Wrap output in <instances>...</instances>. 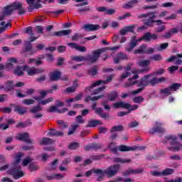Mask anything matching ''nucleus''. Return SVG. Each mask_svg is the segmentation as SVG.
Listing matches in <instances>:
<instances>
[{
    "label": "nucleus",
    "mask_w": 182,
    "mask_h": 182,
    "mask_svg": "<svg viewBox=\"0 0 182 182\" xmlns=\"http://www.w3.org/2000/svg\"><path fill=\"white\" fill-rule=\"evenodd\" d=\"M157 39H159V34L151 33L150 32L145 33L139 39H137L136 36H133L129 43V48H125V50L127 52H132L137 46L138 42H141V41L150 42V41H157Z\"/></svg>",
    "instance_id": "nucleus-1"
},
{
    "label": "nucleus",
    "mask_w": 182,
    "mask_h": 182,
    "mask_svg": "<svg viewBox=\"0 0 182 182\" xmlns=\"http://www.w3.org/2000/svg\"><path fill=\"white\" fill-rule=\"evenodd\" d=\"M120 171V165L114 164L108 166L106 169L102 170L100 169V176L97 178V181H102L103 180V176L107 175L108 178H112V177H114L117 173Z\"/></svg>",
    "instance_id": "nucleus-2"
},
{
    "label": "nucleus",
    "mask_w": 182,
    "mask_h": 182,
    "mask_svg": "<svg viewBox=\"0 0 182 182\" xmlns=\"http://www.w3.org/2000/svg\"><path fill=\"white\" fill-rule=\"evenodd\" d=\"M166 140H168L171 141V146H170L168 147V150L171 151H178L181 150L182 145L178 144L177 142V136L174 135H168L166 136Z\"/></svg>",
    "instance_id": "nucleus-3"
},
{
    "label": "nucleus",
    "mask_w": 182,
    "mask_h": 182,
    "mask_svg": "<svg viewBox=\"0 0 182 182\" xmlns=\"http://www.w3.org/2000/svg\"><path fill=\"white\" fill-rule=\"evenodd\" d=\"M149 20L145 22V25L146 26H153V23H154V19H156V12H149L147 14H142L138 16V19H147Z\"/></svg>",
    "instance_id": "nucleus-4"
},
{
    "label": "nucleus",
    "mask_w": 182,
    "mask_h": 182,
    "mask_svg": "<svg viewBox=\"0 0 182 182\" xmlns=\"http://www.w3.org/2000/svg\"><path fill=\"white\" fill-rule=\"evenodd\" d=\"M150 63H151V61H150V60H144L139 61L138 63L139 66L144 68H141V70H133L132 73L137 74V73H149V71L150 70V67H149V65H150Z\"/></svg>",
    "instance_id": "nucleus-5"
},
{
    "label": "nucleus",
    "mask_w": 182,
    "mask_h": 182,
    "mask_svg": "<svg viewBox=\"0 0 182 182\" xmlns=\"http://www.w3.org/2000/svg\"><path fill=\"white\" fill-rule=\"evenodd\" d=\"M107 50V48H102L101 49L95 50L93 51L92 55L87 56L86 60L90 62V63H95L97 62V59L100 58V55H102L103 52H106Z\"/></svg>",
    "instance_id": "nucleus-6"
},
{
    "label": "nucleus",
    "mask_w": 182,
    "mask_h": 182,
    "mask_svg": "<svg viewBox=\"0 0 182 182\" xmlns=\"http://www.w3.org/2000/svg\"><path fill=\"white\" fill-rule=\"evenodd\" d=\"M151 76H153L151 74L144 76V77L139 80L138 87H140L141 86H149V85H151V86H154V77L152 79L150 78Z\"/></svg>",
    "instance_id": "nucleus-7"
},
{
    "label": "nucleus",
    "mask_w": 182,
    "mask_h": 182,
    "mask_svg": "<svg viewBox=\"0 0 182 182\" xmlns=\"http://www.w3.org/2000/svg\"><path fill=\"white\" fill-rule=\"evenodd\" d=\"M9 174L13 176L15 180H18V178H21V177H23V171L21 169V166H16L9 171Z\"/></svg>",
    "instance_id": "nucleus-8"
},
{
    "label": "nucleus",
    "mask_w": 182,
    "mask_h": 182,
    "mask_svg": "<svg viewBox=\"0 0 182 182\" xmlns=\"http://www.w3.org/2000/svg\"><path fill=\"white\" fill-rule=\"evenodd\" d=\"M13 11H18V15H25L26 11L23 9V4L19 1H15L11 4Z\"/></svg>",
    "instance_id": "nucleus-9"
},
{
    "label": "nucleus",
    "mask_w": 182,
    "mask_h": 182,
    "mask_svg": "<svg viewBox=\"0 0 182 182\" xmlns=\"http://www.w3.org/2000/svg\"><path fill=\"white\" fill-rule=\"evenodd\" d=\"M113 76L114 75H109L106 80L95 81V82L91 84V85L88 88H87V90H92L93 87H96V86H100V85H107L109 82H112Z\"/></svg>",
    "instance_id": "nucleus-10"
},
{
    "label": "nucleus",
    "mask_w": 182,
    "mask_h": 182,
    "mask_svg": "<svg viewBox=\"0 0 182 182\" xmlns=\"http://www.w3.org/2000/svg\"><path fill=\"white\" fill-rule=\"evenodd\" d=\"M16 140H20L21 141H26V143H32V141L29 139V134L25 132L23 134H18L16 136Z\"/></svg>",
    "instance_id": "nucleus-11"
},
{
    "label": "nucleus",
    "mask_w": 182,
    "mask_h": 182,
    "mask_svg": "<svg viewBox=\"0 0 182 182\" xmlns=\"http://www.w3.org/2000/svg\"><path fill=\"white\" fill-rule=\"evenodd\" d=\"M87 32H93L95 31H99L100 29V25L99 24H85L82 27Z\"/></svg>",
    "instance_id": "nucleus-12"
},
{
    "label": "nucleus",
    "mask_w": 182,
    "mask_h": 182,
    "mask_svg": "<svg viewBox=\"0 0 182 182\" xmlns=\"http://www.w3.org/2000/svg\"><path fill=\"white\" fill-rule=\"evenodd\" d=\"M27 68H29V66L28 65L17 66L14 69V75H16V76H23V75H25V70H26Z\"/></svg>",
    "instance_id": "nucleus-13"
},
{
    "label": "nucleus",
    "mask_w": 182,
    "mask_h": 182,
    "mask_svg": "<svg viewBox=\"0 0 182 182\" xmlns=\"http://www.w3.org/2000/svg\"><path fill=\"white\" fill-rule=\"evenodd\" d=\"M114 109H130V104L119 101L113 104Z\"/></svg>",
    "instance_id": "nucleus-14"
},
{
    "label": "nucleus",
    "mask_w": 182,
    "mask_h": 182,
    "mask_svg": "<svg viewBox=\"0 0 182 182\" xmlns=\"http://www.w3.org/2000/svg\"><path fill=\"white\" fill-rule=\"evenodd\" d=\"M47 112L48 113H65L68 112V108H62L61 109H59L58 106H51L48 109Z\"/></svg>",
    "instance_id": "nucleus-15"
},
{
    "label": "nucleus",
    "mask_w": 182,
    "mask_h": 182,
    "mask_svg": "<svg viewBox=\"0 0 182 182\" xmlns=\"http://www.w3.org/2000/svg\"><path fill=\"white\" fill-rule=\"evenodd\" d=\"M68 46L72 48V49H75V50H78V52H86L87 48L85 46H80L76 43H68Z\"/></svg>",
    "instance_id": "nucleus-16"
},
{
    "label": "nucleus",
    "mask_w": 182,
    "mask_h": 182,
    "mask_svg": "<svg viewBox=\"0 0 182 182\" xmlns=\"http://www.w3.org/2000/svg\"><path fill=\"white\" fill-rule=\"evenodd\" d=\"M14 87L15 85H14V81H7L5 83L4 86H0V90H2L4 89L6 92H11V90H14Z\"/></svg>",
    "instance_id": "nucleus-17"
},
{
    "label": "nucleus",
    "mask_w": 182,
    "mask_h": 182,
    "mask_svg": "<svg viewBox=\"0 0 182 182\" xmlns=\"http://www.w3.org/2000/svg\"><path fill=\"white\" fill-rule=\"evenodd\" d=\"M139 146H128L126 145H120L118 146L119 151H135L137 150Z\"/></svg>",
    "instance_id": "nucleus-18"
},
{
    "label": "nucleus",
    "mask_w": 182,
    "mask_h": 182,
    "mask_svg": "<svg viewBox=\"0 0 182 182\" xmlns=\"http://www.w3.org/2000/svg\"><path fill=\"white\" fill-rule=\"evenodd\" d=\"M134 74V75L128 80V82L125 83L124 87H130V86H133L137 83V81H136V79H139V75Z\"/></svg>",
    "instance_id": "nucleus-19"
},
{
    "label": "nucleus",
    "mask_w": 182,
    "mask_h": 182,
    "mask_svg": "<svg viewBox=\"0 0 182 182\" xmlns=\"http://www.w3.org/2000/svg\"><path fill=\"white\" fill-rule=\"evenodd\" d=\"M127 55L123 53H118L116 57L114 58V63H119L120 60H127Z\"/></svg>",
    "instance_id": "nucleus-20"
},
{
    "label": "nucleus",
    "mask_w": 182,
    "mask_h": 182,
    "mask_svg": "<svg viewBox=\"0 0 182 182\" xmlns=\"http://www.w3.org/2000/svg\"><path fill=\"white\" fill-rule=\"evenodd\" d=\"M156 127L151 129V133H166V129L161 127L163 124L156 122Z\"/></svg>",
    "instance_id": "nucleus-21"
},
{
    "label": "nucleus",
    "mask_w": 182,
    "mask_h": 182,
    "mask_svg": "<svg viewBox=\"0 0 182 182\" xmlns=\"http://www.w3.org/2000/svg\"><path fill=\"white\" fill-rule=\"evenodd\" d=\"M140 173H143V169L138 168V169H132L129 168L125 172H123L124 176H130V174H140Z\"/></svg>",
    "instance_id": "nucleus-22"
},
{
    "label": "nucleus",
    "mask_w": 182,
    "mask_h": 182,
    "mask_svg": "<svg viewBox=\"0 0 182 182\" xmlns=\"http://www.w3.org/2000/svg\"><path fill=\"white\" fill-rule=\"evenodd\" d=\"M14 112H16L17 113H18V114H25V113L28 112V108L22 107L21 105H15Z\"/></svg>",
    "instance_id": "nucleus-23"
},
{
    "label": "nucleus",
    "mask_w": 182,
    "mask_h": 182,
    "mask_svg": "<svg viewBox=\"0 0 182 182\" xmlns=\"http://www.w3.org/2000/svg\"><path fill=\"white\" fill-rule=\"evenodd\" d=\"M72 33V30H62L60 31L54 32V36H68V35H70Z\"/></svg>",
    "instance_id": "nucleus-24"
},
{
    "label": "nucleus",
    "mask_w": 182,
    "mask_h": 182,
    "mask_svg": "<svg viewBox=\"0 0 182 182\" xmlns=\"http://www.w3.org/2000/svg\"><path fill=\"white\" fill-rule=\"evenodd\" d=\"M13 13H14V8L12 7V4L6 6L4 8L3 14L6 16H8L9 15H12Z\"/></svg>",
    "instance_id": "nucleus-25"
},
{
    "label": "nucleus",
    "mask_w": 182,
    "mask_h": 182,
    "mask_svg": "<svg viewBox=\"0 0 182 182\" xmlns=\"http://www.w3.org/2000/svg\"><path fill=\"white\" fill-rule=\"evenodd\" d=\"M134 30V26H125L124 28H122L120 31L119 33L120 35H126L127 32H133Z\"/></svg>",
    "instance_id": "nucleus-26"
},
{
    "label": "nucleus",
    "mask_w": 182,
    "mask_h": 182,
    "mask_svg": "<svg viewBox=\"0 0 182 182\" xmlns=\"http://www.w3.org/2000/svg\"><path fill=\"white\" fill-rule=\"evenodd\" d=\"M53 143H55V141L48 137L43 138V139L40 141V144L43 146H48V144H53Z\"/></svg>",
    "instance_id": "nucleus-27"
},
{
    "label": "nucleus",
    "mask_w": 182,
    "mask_h": 182,
    "mask_svg": "<svg viewBox=\"0 0 182 182\" xmlns=\"http://www.w3.org/2000/svg\"><path fill=\"white\" fill-rule=\"evenodd\" d=\"M60 71H55L52 73L50 75V80L57 81L60 79Z\"/></svg>",
    "instance_id": "nucleus-28"
},
{
    "label": "nucleus",
    "mask_w": 182,
    "mask_h": 182,
    "mask_svg": "<svg viewBox=\"0 0 182 182\" xmlns=\"http://www.w3.org/2000/svg\"><path fill=\"white\" fill-rule=\"evenodd\" d=\"M117 97H119V94L117 91H112L108 95V100H109V102H114Z\"/></svg>",
    "instance_id": "nucleus-29"
},
{
    "label": "nucleus",
    "mask_w": 182,
    "mask_h": 182,
    "mask_svg": "<svg viewBox=\"0 0 182 182\" xmlns=\"http://www.w3.org/2000/svg\"><path fill=\"white\" fill-rule=\"evenodd\" d=\"M48 136H50V137H53V136H63V132L56 131L55 129H50V131L48 133Z\"/></svg>",
    "instance_id": "nucleus-30"
},
{
    "label": "nucleus",
    "mask_w": 182,
    "mask_h": 182,
    "mask_svg": "<svg viewBox=\"0 0 182 182\" xmlns=\"http://www.w3.org/2000/svg\"><path fill=\"white\" fill-rule=\"evenodd\" d=\"M6 122L7 124H1L0 125V129L1 130H6V129H9V124H14V123H15V121L14 119H7Z\"/></svg>",
    "instance_id": "nucleus-31"
},
{
    "label": "nucleus",
    "mask_w": 182,
    "mask_h": 182,
    "mask_svg": "<svg viewBox=\"0 0 182 182\" xmlns=\"http://www.w3.org/2000/svg\"><path fill=\"white\" fill-rule=\"evenodd\" d=\"M92 173H94V174H100V173H102V171H100V169H99V168H93L92 169H91L85 173L86 177H89L90 176H91L92 174Z\"/></svg>",
    "instance_id": "nucleus-32"
},
{
    "label": "nucleus",
    "mask_w": 182,
    "mask_h": 182,
    "mask_svg": "<svg viewBox=\"0 0 182 182\" xmlns=\"http://www.w3.org/2000/svg\"><path fill=\"white\" fill-rule=\"evenodd\" d=\"M102 124H103V122L100 120H92L88 122V127H96V126Z\"/></svg>",
    "instance_id": "nucleus-33"
},
{
    "label": "nucleus",
    "mask_w": 182,
    "mask_h": 182,
    "mask_svg": "<svg viewBox=\"0 0 182 182\" xmlns=\"http://www.w3.org/2000/svg\"><path fill=\"white\" fill-rule=\"evenodd\" d=\"M26 72L27 73L28 76H34V75H36V68L35 67H28L26 68Z\"/></svg>",
    "instance_id": "nucleus-34"
},
{
    "label": "nucleus",
    "mask_w": 182,
    "mask_h": 182,
    "mask_svg": "<svg viewBox=\"0 0 182 182\" xmlns=\"http://www.w3.org/2000/svg\"><path fill=\"white\" fill-rule=\"evenodd\" d=\"M136 4H139V0H132L128 4L124 6V8L129 9V8H133L136 6Z\"/></svg>",
    "instance_id": "nucleus-35"
},
{
    "label": "nucleus",
    "mask_w": 182,
    "mask_h": 182,
    "mask_svg": "<svg viewBox=\"0 0 182 182\" xmlns=\"http://www.w3.org/2000/svg\"><path fill=\"white\" fill-rule=\"evenodd\" d=\"M132 160L130 159H124L122 158H114L113 163H122V164L130 163Z\"/></svg>",
    "instance_id": "nucleus-36"
},
{
    "label": "nucleus",
    "mask_w": 182,
    "mask_h": 182,
    "mask_svg": "<svg viewBox=\"0 0 182 182\" xmlns=\"http://www.w3.org/2000/svg\"><path fill=\"white\" fill-rule=\"evenodd\" d=\"M71 59L75 62H83L86 60V58L82 55H73L71 57Z\"/></svg>",
    "instance_id": "nucleus-37"
},
{
    "label": "nucleus",
    "mask_w": 182,
    "mask_h": 182,
    "mask_svg": "<svg viewBox=\"0 0 182 182\" xmlns=\"http://www.w3.org/2000/svg\"><path fill=\"white\" fill-rule=\"evenodd\" d=\"M174 174V169L173 168H166L162 171V176H170Z\"/></svg>",
    "instance_id": "nucleus-38"
},
{
    "label": "nucleus",
    "mask_w": 182,
    "mask_h": 182,
    "mask_svg": "<svg viewBox=\"0 0 182 182\" xmlns=\"http://www.w3.org/2000/svg\"><path fill=\"white\" fill-rule=\"evenodd\" d=\"M180 87H181V84L180 83H173L171 86H169L171 92H176V90H178Z\"/></svg>",
    "instance_id": "nucleus-39"
},
{
    "label": "nucleus",
    "mask_w": 182,
    "mask_h": 182,
    "mask_svg": "<svg viewBox=\"0 0 182 182\" xmlns=\"http://www.w3.org/2000/svg\"><path fill=\"white\" fill-rule=\"evenodd\" d=\"M134 53H146V45H141L138 49L134 50Z\"/></svg>",
    "instance_id": "nucleus-40"
},
{
    "label": "nucleus",
    "mask_w": 182,
    "mask_h": 182,
    "mask_svg": "<svg viewBox=\"0 0 182 182\" xmlns=\"http://www.w3.org/2000/svg\"><path fill=\"white\" fill-rule=\"evenodd\" d=\"M32 43H31V41H26L24 43V50L25 52H29L32 50Z\"/></svg>",
    "instance_id": "nucleus-41"
},
{
    "label": "nucleus",
    "mask_w": 182,
    "mask_h": 182,
    "mask_svg": "<svg viewBox=\"0 0 182 182\" xmlns=\"http://www.w3.org/2000/svg\"><path fill=\"white\" fill-rule=\"evenodd\" d=\"M36 0H26V4L29 6L28 11L32 12L33 11V6L35 5V2Z\"/></svg>",
    "instance_id": "nucleus-42"
},
{
    "label": "nucleus",
    "mask_w": 182,
    "mask_h": 182,
    "mask_svg": "<svg viewBox=\"0 0 182 182\" xmlns=\"http://www.w3.org/2000/svg\"><path fill=\"white\" fill-rule=\"evenodd\" d=\"M114 132H123V126L118 125L112 127L110 130V133H114Z\"/></svg>",
    "instance_id": "nucleus-43"
},
{
    "label": "nucleus",
    "mask_w": 182,
    "mask_h": 182,
    "mask_svg": "<svg viewBox=\"0 0 182 182\" xmlns=\"http://www.w3.org/2000/svg\"><path fill=\"white\" fill-rule=\"evenodd\" d=\"M167 48H168V43H161L160 46L156 48V50L160 52L161 50H164V49H167Z\"/></svg>",
    "instance_id": "nucleus-44"
},
{
    "label": "nucleus",
    "mask_w": 182,
    "mask_h": 182,
    "mask_svg": "<svg viewBox=\"0 0 182 182\" xmlns=\"http://www.w3.org/2000/svg\"><path fill=\"white\" fill-rule=\"evenodd\" d=\"M88 74L91 76H96L97 75V66H94L92 68L88 70Z\"/></svg>",
    "instance_id": "nucleus-45"
},
{
    "label": "nucleus",
    "mask_w": 182,
    "mask_h": 182,
    "mask_svg": "<svg viewBox=\"0 0 182 182\" xmlns=\"http://www.w3.org/2000/svg\"><path fill=\"white\" fill-rule=\"evenodd\" d=\"M77 88V84H74L72 87H68L65 91L68 92V93H74V92H76Z\"/></svg>",
    "instance_id": "nucleus-46"
},
{
    "label": "nucleus",
    "mask_w": 182,
    "mask_h": 182,
    "mask_svg": "<svg viewBox=\"0 0 182 182\" xmlns=\"http://www.w3.org/2000/svg\"><path fill=\"white\" fill-rule=\"evenodd\" d=\"M108 147L114 153H116V151H117V150L119 149V147H117V146H116V142H111L109 144Z\"/></svg>",
    "instance_id": "nucleus-47"
},
{
    "label": "nucleus",
    "mask_w": 182,
    "mask_h": 182,
    "mask_svg": "<svg viewBox=\"0 0 182 182\" xmlns=\"http://www.w3.org/2000/svg\"><path fill=\"white\" fill-rule=\"evenodd\" d=\"M160 93H163L164 95H167V96H170V95H171V90L170 89V87H168L167 88L161 90Z\"/></svg>",
    "instance_id": "nucleus-48"
},
{
    "label": "nucleus",
    "mask_w": 182,
    "mask_h": 182,
    "mask_svg": "<svg viewBox=\"0 0 182 182\" xmlns=\"http://www.w3.org/2000/svg\"><path fill=\"white\" fill-rule=\"evenodd\" d=\"M166 79L164 77H161L159 79L156 77H154V85H158L159 83H163V82H166Z\"/></svg>",
    "instance_id": "nucleus-49"
},
{
    "label": "nucleus",
    "mask_w": 182,
    "mask_h": 182,
    "mask_svg": "<svg viewBox=\"0 0 182 182\" xmlns=\"http://www.w3.org/2000/svg\"><path fill=\"white\" fill-rule=\"evenodd\" d=\"M106 89V86H102L101 87H98L96 90H95L91 95H99L101 92H103Z\"/></svg>",
    "instance_id": "nucleus-50"
},
{
    "label": "nucleus",
    "mask_w": 182,
    "mask_h": 182,
    "mask_svg": "<svg viewBox=\"0 0 182 182\" xmlns=\"http://www.w3.org/2000/svg\"><path fill=\"white\" fill-rule=\"evenodd\" d=\"M50 102H53V97H49L46 100L41 101L38 102V105H42L43 106H45V105H48V103H50Z\"/></svg>",
    "instance_id": "nucleus-51"
},
{
    "label": "nucleus",
    "mask_w": 182,
    "mask_h": 182,
    "mask_svg": "<svg viewBox=\"0 0 182 182\" xmlns=\"http://www.w3.org/2000/svg\"><path fill=\"white\" fill-rule=\"evenodd\" d=\"M134 103H141V102H144V97L141 96H137L133 98Z\"/></svg>",
    "instance_id": "nucleus-52"
},
{
    "label": "nucleus",
    "mask_w": 182,
    "mask_h": 182,
    "mask_svg": "<svg viewBox=\"0 0 182 182\" xmlns=\"http://www.w3.org/2000/svg\"><path fill=\"white\" fill-rule=\"evenodd\" d=\"M68 149L70 150H76V149H79V143L77 142L71 143L68 146Z\"/></svg>",
    "instance_id": "nucleus-53"
},
{
    "label": "nucleus",
    "mask_w": 182,
    "mask_h": 182,
    "mask_svg": "<svg viewBox=\"0 0 182 182\" xmlns=\"http://www.w3.org/2000/svg\"><path fill=\"white\" fill-rule=\"evenodd\" d=\"M45 48V46L43 44H38L36 46V50H34L31 52V55H33V53H36L38 50H42Z\"/></svg>",
    "instance_id": "nucleus-54"
},
{
    "label": "nucleus",
    "mask_w": 182,
    "mask_h": 182,
    "mask_svg": "<svg viewBox=\"0 0 182 182\" xmlns=\"http://www.w3.org/2000/svg\"><path fill=\"white\" fill-rule=\"evenodd\" d=\"M41 110H42V107L38 105V106H36V107H33V108L31 109V113H33V114H36V113H38V112H41Z\"/></svg>",
    "instance_id": "nucleus-55"
},
{
    "label": "nucleus",
    "mask_w": 182,
    "mask_h": 182,
    "mask_svg": "<svg viewBox=\"0 0 182 182\" xmlns=\"http://www.w3.org/2000/svg\"><path fill=\"white\" fill-rule=\"evenodd\" d=\"M129 76H132V73L130 72L124 73L120 75L119 80H123L124 79H127V77H129Z\"/></svg>",
    "instance_id": "nucleus-56"
},
{
    "label": "nucleus",
    "mask_w": 182,
    "mask_h": 182,
    "mask_svg": "<svg viewBox=\"0 0 182 182\" xmlns=\"http://www.w3.org/2000/svg\"><path fill=\"white\" fill-rule=\"evenodd\" d=\"M151 59L155 60L156 62H159L160 60H163V57H161V55L156 54L151 57Z\"/></svg>",
    "instance_id": "nucleus-57"
},
{
    "label": "nucleus",
    "mask_w": 182,
    "mask_h": 182,
    "mask_svg": "<svg viewBox=\"0 0 182 182\" xmlns=\"http://www.w3.org/2000/svg\"><path fill=\"white\" fill-rule=\"evenodd\" d=\"M79 127V125L77 124H74L71 126V129L68 132V136H70L71 134H73L75 132H76V129Z\"/></svg>",
    "instance_id": "nucleus-58"
},
{
    "label": "nucleus",
    "mask_w": 182,
    "mask_h": 182,
    "mask_svg": "<svg viewBox=\"0 0 182 182\" xmlns=\"http://www.w3.org/2000/svg\"><path fill=\"white\" fill-rule=\"evenodd\" d=\"M23 157V154L22 153H18L16 155V161H15V164H19L20 161H21V159Z\"/></svg>",
    "instance_id": "nucleus-59"
},
{
    "label": "nucleus",
    "mask_w": 182,
    "mask_h": 182,
    "mask_svg": "<svg viewBox=\"0 0 182 182\" xmlns=\"http://www.w3.org/2000/svg\"><path fill=\"white\" fill-rule=\"evenodd\" d=\"M58 159L54 160L49 166V170H56V164H58Z\"/></svg>",
    "instance_id": "nucleus-60"
},
{
    "label": "nucleus",
    "mask_w": 182,
    "mask_h": 182,
    "mask_svg": "<svg viewBox=\"0 0 182 182\" xmlns=\"http://www.w3.org/2000/svg\"><path fill=\"white\" fill-rule=\"evenodd\" d=\"M22 103H23V105H33V103H35V100H32V99H25L22 101Z\"/></svg>",
    "instance_id": "nucleus-61"
},
{
    "label": "nucleus",
    "mask_w": 182,
    "mask_h": 182,
    "mask_svg": "<svg viewBox=\"0 0 182 182\" xmlns=\"http://www.w3.org/2000/svg\"><path fill=\"white\" fill-rule=\"evenodd\" d=\"M164 31H166V26H161L159 27H156L155 28V32L156 33H161Z\"/></svg>",
    "instance_id": "nucleus-62"
},
{
    "label": "nucleus",
    "mask_w": 182,
    "mask_h": 182,
    "mask_svg": "<svg viewBox=\"0 0 182 182\" xmlns=\"http://www.w3.org/2000/svg\"><path fill=\"white\" fill-rule=\"evenodd\" d=\"M32 160H33V159H31V157H27L23 160L22 165L23 166H28V164H29V163H31L32 161Z\"/></svg>",
    "instance_id": "nucleus-63"
},
{
    "label": "nucleus",
    "mask_w": 182,
    "mask_h": 182,
    "mask_svg": "<svg viewBox=\"0 0 182 182\" xmlns=\"http://www.w3.org/2000/svg\"><path fill=\"white\" fill-rule=\"evenodd\" d=\"M28 169L30 170V171H36V170L39 169V166H36L33 164H31L29 167Z\"/></svg>",
    "instance_id": "nucleus-64"
}]
</instances>
